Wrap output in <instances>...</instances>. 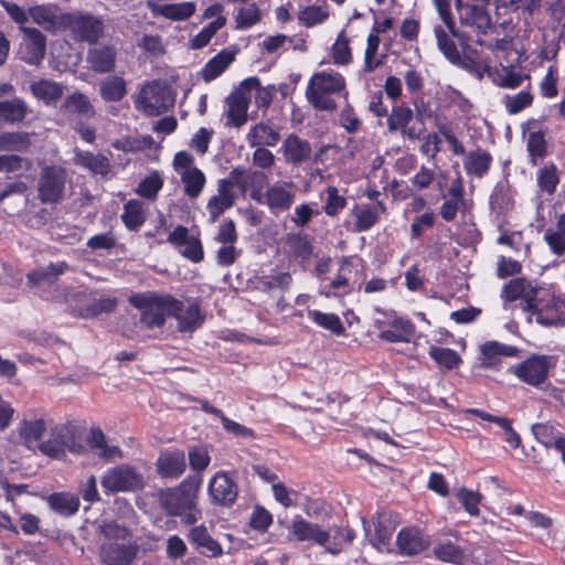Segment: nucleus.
<instances>
[{
	"mask_svg": "<svg viewBox=\"0 0 565 565\" xmlns=\"http://www.w3.org/2000/svg\"><path fill=\"white\" fill-rule=\"evenodd\" d=\"M202 479L199 476H188L177 487L159 491V503L169 516H178L184 525H194L202 512L198 508V494Z\"/></svg>",
	"mask_w": 565,
	"mask_h": 565,
	"instance_id": "nucleus-1",
	"label": "nucleus"
},
{
	"mask_svg": "<svg viewBox=\"0 0 565 565\" xmlns=\"http://www.w3.org/2000/svg\"><path fill=\"white\" fill-rule=\"evenodd\" d=\"M128 301L141 311L140 321L149 329L161 328L166 323V317L175 315L179 308V299L170 294L154 291L132 294Z\"/></svg>",
	"mask_w": 565,
	"mask_h": 565,
	"instance_id": "nucleus-2",
	"label": "nucleus"
},
{
	"mask_svg": "<svg viewBox=\"0 0 565 565\" xmlns=\"http://www.w3.org/2000/svg\"><path fill=\"white\" fill-rule=\"evenodd\" d=\"M105 494L119 492H137L145 488L143 475L132 465L121 463L108 468L100 478Z\"/></svg>",
	"mask_w": 565,
	"mask_h": 565,
	"instance_id": "nucleus-3",
	"label": "nucleus"
},
{
	"mask_svg": "<svg viewBox=\"0 0 565 565\" xmlns=\"http://www.w3.org/2000/svg\"><path fill=\"white\" fill-rule=\"evenodd\" d=\"M175 95L172 88L159 81L148 82L135 99V107L145 115L154 117L173 107Z\"/></svg>",
	"mask_w": 565,
	"mask_h": 565,
	"instance_id": "nucleus-4",
	"label": "nucleus"
},
{
	"mask_svg": "<svg viewBox=\"0 0 565 565\" xmlns=\"http://www.w3.org/2000/svg\"><path fill=\"white\" fill-rule=\"evenodd\" d=\"M375 311L384 316L393 317L392 321L386 323L383 320L376 319L374 326L380 330L379 338L390 343H408L415 334V324L411 319L397 317L395 311L387 313L381 308H375Z\"/></svg>",
	"mask_w": 565,
	"mask_h": 565,
	"instance_id": "nucleus-5",
	"label": "nucleus"
},
{
	"mask_svg": "<svg viewBox=\"0 0 565 565\" xmlns=\"http://www.w3.org/2000/svg\"><path fill=\"white\" fill-rule=\"evenodd\" d=\"M236 470L217 471L209 482V495L212 503L231 508L238 497V484L235 480Z\"/></svg>",
	"mask_w": 565,
	"mask_h": 565,
	"instance_id": "nucleus-6",
	"label": "nucleus"
},
{
	"mask_svg": "<svg viewBox=\"0 0 565 565\" xmlns=\"http://www.w3.org/2000/svg\"><path fill=\"white\" fill-rule=\"evenodd\" d=\"M551 366V356L532 354L521 363L512 365L509 371L523 383L539 386L546 381Z\"/></svg>",
	"mask_w": 565,
	"mask_h": 565,
	"instance_id": "nucleus-7",
	"label": "nucleus"
},
{
	"mask_svg": "<svg viewBox=\"0 0 565 565\" xmlns=\"http://www.w3.org/2000/svg\"><path fill=\"white\" fill-rule=\"evenodd\" d=\"M105 33V23L100 17L73 10V40L87 43L98 42Z\"/></svg>",
	"mask_w": 565,
	"mask_h": 565,
	"instance_id": "nucleus-8",
	"label": "nucleus"
},
{
	"mask_svg": "<svg viewBox=\"0 0 565 565\" xmlns=\"http://www.w3.org/2000/svg\"><path fill=\"white\" fill-rule=\"evenodd\" d=\"M289 533L298 542H309L319 546H326L327 552L335 555L341 548L327 546L330 541V533L319 524L305 520L301 515H295L291 521Z\"/></svg>",
	"mask_w": 565,
	"mask_h": 565,
	"instance_id": "nucleus-9",
	"label": "nucleus"
},
{
	"mask_svg": "<svg viewBox=\"0 0 565 565\" xmlns=\"http://www.w3.org/2000/svg\"><path fill=\"white\" fill-rule=\"evenodd\" d=\"M29 15L34 23L52 33L64 31L71 26V14L63 13L56 4L31 7Z\"/></svg>",
	"mask_w": 565,
	"mask_h": 565,
	"instance_id": "nucleus-10",
	"label": "nucleus"
},
{
	"mask_svg": "<svg viewBox=\"0 0 565 565\" xmlns=\"http://www.w3.org/2000/svg\"><path fill=\"white\" fill-rule=\"evenodd\" d=\"M166 242L179 248L180 254L192 263H200L204 258L203 245L200 237L189 235V230L184 225H177L168 235ZM162 243H164L163 239L158 241V244Z\"/></svg>",
	"mask_w": 565,
	"mask_h": 565,
	"instance_id": "nucleus-11",
	"label": "nucleus"
},
{
	"mask_svg": "<svg viewBox=\"0 0 565 565\" xmlns=\"http://www.w3.org/2000/svg\"><path fill=\"white\" fill-rule=\"evenodd\" d=\"M20 31L23 33L20 58L30 65H40L46 52V38L35 28L20 26Z\"/></svg>",
	"mask_w": 565,
	"mask_h": 565,
	"instance_id": "nucleus-12",
	"label": "nucleus"
},
{
	"mask_svg": "<svg viewBox=\"0 0 565 565\" xmlns=\"http://www.w3.org/2000/svg\"><path fill=\"white\" fill-rule=\"evenodd\" d=\"M87 67L96 74L111 73L116 68L117 49L110 43H93L89 45L86 58Z\"/></svg>",
	"mask_w": 565,
	"mask_h": 565,
	"instance_id": "nucleus-13",
	"label": "nucleus"
},
{
	"mask_svg": "<svg viewBox=\"0 0 565 565\" xmlns=\"http://www.w3.org/2000/svg\"><path fill=\"white\" fill-rule=\"evenodd\" d=\"M413 118L414 111L408 106L404 104L393 106L386 119L388 132L399 131L403 137L409 140L419 139L423 130L417 129L415 126H409Z\"/></svg>",
	"mask_w": 565,
	"mask_h": 565,
	"instance_id": "nucleus-14",
	"label": "nucleus"
},
{
	"mask_svg": "<svg viewBox=\"0 0 565 565\" xmlns=\"http://www.w3.org/2000/svg\"><path fill=\"white\" fill-rule=\"evenodd\" d=\"M65 173L62 169L46 167L42 170L39 180V195L44 203L57 202L63 193Z\"/></svg>",
	"mask_w": 565,
	"mask_h": 565,
	"instance_id": "nucleus-15",
	"label": "nucleus"
},
{
	"mask_svg": "<svg viewBox=\"0 0 565 565\" xmlns=\"http://www.w3.org/2000/svg\"><path fill=\"white\" fill-rule=\"evenodd\" d=\"M186 539L191 546L204 557L216 558L224 554L222 544L210 534L204 524L192 526Z\"/></svg>",
	"mask_w": 565,
	"mask_h": 565,
	"instance_id": "nucleus-16",
	"label": "nucleus"
},
{
	"mask_svg": "<svg viewBox=\"0 0 565 565\" xmlns=\"http://www.w3.org/2000/svg\"><path fill=\"white\" fill-rule=\"evenodd\" d=\"M186 469L185 454L180 449H167L156 460V472L162 479L180 478Z\"/></svg>",
	"mask_w": 565,
	"mask_h": 565,
	"instance_id": "nucleus-17",
	"label": "nucleus"
},
{
	"mask_svg": "<svg viewBox=\"0 0 565 565\" xmlns=\"http://www.w3.org/2000/svg\"><path fill=\"white\" fill-rule=\"evenodd\" d=\"M461 24L476 28L481 34H487L491 28V17L486 4L463 3L456 1Z\"/></svg>",
	"mask_w": 565,
	"mask_h": 565,
	"instance_id": "nucleus-18",
	"label": "nucleus"
},
{
	"mask_svg": "<svg viewBox=\"0 0 565 565\" xmlns=\"http://www.w3.org/2000/svg\"><path fill=\"white\" fill-rule=\"evenodd\" d=\"M521 350L518 347L498 341H487L480 347V362L484 369L497 370L502 356H518Z\"/></svg>",
	"mask_w": 565,
	"mask_h": 565,
	"instance_id": "nucleus-19",
	"label": "nucleus"
},
{
	"mask_svg": "<svg viewBox=\"0 0 565 565\" xmlns=\"http://www.w3.org/2000/svg\"><path fill=\"white\" fill-rule=\"evenodd\" d=\"M396 544L399 554L414 556L429 547V540L417 527H403L397 533Z\"/></svg>",
	"mask_w": 565,
	"mask_h": 565,
	"instance_id": "nucleus-20",
	"label": "nucleus"
},
{
	"mask_svg": "<svg viewBox=\"0 0 565 565\" xmlns=\"http://www.w3.org/2000/svg\"><path fill=\"white\" fill-rule=\"evenodd\" d=\"M139 546L137 543H109L102 548L104 565H130L137 557Z\"/></svg>",
	"mask_w": 565,
	"mask_h": 565,
	"instance_id": "nucleus-21",
	"label": "nucleus"
},
{
	"mask_svg": "<svg viewBox=\"0 0 565 565\" xmlns=\"http://www.w3.org/2000/svg\"><path fill=\"white\" fill-rule=\"evenodd\" d=\"M178 307L175 315H171V317L177 320L180 332H193L202 327L205 316L196 300L190 302L186 307L183 301L179 300Z\"/></svg>",
	"mask_w": 565,
	"mask_h": 565,
	"instance_id": "nucleus-22",
	"label": "nucleus"
},
{
	"mask_svg": "<svg viewBox=\"0 0 565 565\" xmlns=\"http://www.w3.org/2000/svg\"><path fill=\"white\" fill-rule=\"evenodd\" d=\"M147 8L153 17H163L171 21H184L195 13L196 4L192 1L160 4L153 0H148Z\"/></svg>",
	"mask_w": 565,
	"mask_h": 565,
	"instance_id": "nucleus-23",
	"label": "nucleus"
},
{
	"mask_svg": "<svg viewBox=\"0 0 565 565\" xmlns=\"http://www.w3.org/2000/svg\"><path fill=\"white\" fill-rule=\"evenodd\" d=\"M352 264L349 257H342L338 275L329 284L322 285L319 294L326 298H340L352 292V287L345 273L351 271Z\"/></svg>",
	"mask_w": 565,
	"mask_h": 565,
	"instance_id": "nucleus-24",
	"label": "nucleus"
},
{
	"mask_svg": "<svg viewBox=\"0 0 565 565\" xmlns=\"http://www.w3.org/2000/svg\"><path fill=\"white\" fill-rule=\"evenodd\" d=\"M284 157L288 163L298 166L311 157V145L296 134L288 135L281 146Z\"/></svg>",
	"mask_w": 565,
	"mask_h": 565,
	"instance_id": "nucleus-25",
	"label": "nucleus"
},
{
	"mask_svg": "<svg viewBox=\"0 0 565 565\" xmlns=\"http://www.w3.org/2000/svg\"><path fill=\"white\" fill-rule=\"evenodd\" d=\"M86 441L89 448L95 450L97 456L105 461H111L116 458L121 459L124 457V452L119 446L107 444L106 436L98 426L90 428Z\"/></svg>",
	"mask_w": 565,
	"mask_h": 565,
	"instance_id": "nucleus-26",
	"label": "nucleus"
},
{
	"mask_svg": "<svg viewBox=\"0 0 565 565\" xmlns=\"http://www.w3.org/2000/svg\"><path fill=\"white\" fill-rule=\"evenodd\" d=\"M66 262L50 264L45 267L34 269L28 274V284L31 287L51 286L57 281L58 277L68 270Z\"/></svg>",
	"mask_w": 565,
	"mask_h": 565,
	"instance_id": "nucleus-27",
	"label": "nucleus"
},
{
	"mask_svg": "<svg viewBox=\"0 0 565 565\" xmlns=\"http://www.w3.org/2000/svg\"><path fill=\"white\" fill-rule=\"evenodd\" d=\"M266 196V206L274 214L288 211L295 200V193L278 182L267 188Z\"/></svg>",
	"mask_w": 565,
	"mask_h": 565,
	"instance_id": "nucleus-28",
	"label": "nucleus"
},
{
	"mask_svg": "<svg viewBox=\"0 0 565 565\" xmlns=\"http://www.w3.org/2000/svg\"><path fill=\"white\" fill-rule=\"evenodd\" d=\"M537 294L539 289L530 284V287L526 288L525 296L522 298L525 302L524 310L536 316V322L541 326L554 327L563 324L561 318L556 313L550 316L544 312L543 308L540 307Z\"/></svg>",
	"mask_w": 565,
	"mask_h": 565,
	"instance_id": "nucleus-29",
	"label": "nucleus"
},
{
	"mask_svg": "<svg viewBox=\"0 0 565 565\" xmlns=\"http://www.w3.org/2000/svg\"><path fill=\"white\" fill-rule=\"evenodd\" d=\"M73 151L75 153L73 162L89 170L93 174L106 177L110 172V161L106 156L78 149H73Z\"/></svg>",
	"mask_w": 565,
	"mask_h": 565,
	"instance_id": "nucleus-30",
	"label": "nucleus"
},
{
	"mask_svg": "<svg viewBox=\"0 0 565 565\" xmlns=\"http://www.w3.org/2000/svg\"><path fill=\"white\" fill-rule=\"evenodd\" d=\"M235 60V52L223 49L215 56L210 58L201 68L200 74L204 82L210 83L221 76Z\"/></svg>",
	"mask_w": 565,
	"mask_h": 565,
	"instance_id": "nucleus-31",
	"label": "nucleus"
},
{
	"mask_svg": "<svg viewBox=\"0 0 565 565\" xmlns=\"http://www.w3.org/2000/svg\"><path fill=\"white\" fill-rule=\"evenodd\" d=\"M45 431V423L42 418L28 420L24 419L19 427V436L29 449H40L41 439Z\"/></svg>",
	"mask_w": 565,
	"mask_h": 565,
	"instance_id": "nucleus-32",
	"label": "nucleus"
},
{
	"mask_svg": "<svg viewBox=\"0 0 565 565\" xmlns=\"http://www.w3.org/2000/svg\"><path fill=\"white\" fill-rule=\"evenodd\" d=\"M434 33L437 40L438 50L452 65L460 67H468L467 63L462 61V57L457 49L454 40L447 34L441 25H435Z\"/></svg>",
	"mask_w": 565,
	"mask_h": 565,
	"instance_id": "nucleus-33",
	"label": "nucleus"
},
{
	"mask_svg": "<svg viewBox=\"0 0 565 565\" xmlns=\"http://www.w3.org/2000/svg\"><path fill=\"white\" fill-rule=\"evenodd\" d=\"M492 160V156L489 151L478 148L467 154L463 167L468 174L482 178L488 173Z\"/></svg>",
	"mask_w": 565,
	"mask_h": 565,
	"instance_id": "nucleus-34",
	"label": "nucleus"
},
{
	"mask_svg": "<svg viewBox=\"0 0 565 565\" xmlns=\"http://www.w3.org/2000/svg\"><path fill=\"white\" fill-rule=\"evenodd\" d=\"M291 276L287 271H273L269 275L255 276L250 282L254 285V289L262 292H269L270 290L278 288L281 290L288 289L291 284Z\"/></svg>",
	"mask_w": 565,
	"mask_h": 565,
	"instance_id": "nucleus-35",
	"label": "nucleus"
},
{
	"mask_svg": "<svg viewBox=\"0 0 565 565\" xmlns=\"http://www.w3.org/2000/svg\"><path fill=\"white\" fill-rule=\"evenodd\" d=\"M428 355L443 371H454L462 364L461 356L450 348L430 345Z\"/></svg>",
	"mask_w": 565,
	"mask_h": 565,
	"instance_id": "nucleus-36",
	"label": "nucleus"
},
{
	"mask_svg": "<svg viewBox=\"0 0 565 565\" xmlns=\"http://www.w3.org/2000/svg\"><path fill=\"white\" fill-rule=\"evenodd\" d=\"M29 113L25 102L21 98H12L0 102V121L6 124L22 122Z\"/></svg>",
	"mask_w": 565,
	"mask_h": 565,
	"instance_id": "nucleus-37",
	"label": "nucleus"
},
{
	"mask_svg": "<svg viewBox=\"0 0 565 565\" xmlns=\"http://www.w3.org/2000/svg\"><path fill=\"white\" fill-rule=\"evenodd\" d=\"M308 85H313L317 90L329 94L339 93L345 87L344 77L338 72H320L316 73L309 81Z\"/></svg>",
	"mask_w": 565,
	"mask_h": 565,
	"instance_id": "nucleus-38",
	"label": "nucleus"
},
{
	"mask_svg": "<svg viewBox=\"0 0 565 565\" xmlns=\"http://www.w3.org/2000/svg\"><path fill=\"white\" fill-rule=\"evenodd\" d=\"M120 217L128 231L137 232L146 222L143 203L135 199L129 200L124 204Z\"/></svg>",
	"mask_w": 565,
	"mask_h": 565,
	"instance_id": "nucleus-39",
	"label": "nucleus"
},
{
	"mask_svg": "<svg viewBox=\"0 0 565 565\" xmlns=\"http://www.w3.org/2000/svg\"><path fill=\"white\" fill-rule=\"evenodd\" d=\"M247 140L250 147H274L280 140V135L270 126L264 122H258L250 128L249 132L247 134Z\"/></svg>",
	"mask_w": 565,
	"mask_h": 565,
	"instance_id": "nucleus-40",
	"label": "nucleus"
},
{
	"mask_svg": "<svg viewBox=\"0 0 565 565\" xmlns=\"http://www.w3.org/2000/svg\"><path fill=\"white\" fill-rule=\"evenodd\" d=\"M433 555L436 559L454 565H462L466 562L465 550L451 541H446L434 546Z\"/></svg>",
	"mask_w": 565,
	"mask_h": 565,
	"instance_id": "nucleus-41",
	"label": "nucleus"
},
{
	"mask_svg": "<svg viewBox=\"0 0 565 565\" xmlns=\"http://www.w3.org/2000/svg\"><path fill=\"white\" fill-rule=\"evenodd\" d=\"M67 436V427H55L52 429L51 438L42 441L39 450L51 458H58L65 454Z\"/></svg>",
	"mask_w": 565,
	"mask_h": 565,
	"instance_id": "nucleus-42",
	"label": "nucleus"
},
{
	"mask_svg": "<svg viewBox=\"0 0 565 565\" xmlns=\"http://www.w3.org/2000/svg\"><path fill=\"white\" fill-rule=\"evenodd\" d=\"M227 109V125L234 127H242L247 121L248 102L242 94H232L226 98Z\"/></svg>",
	"mask_w": 565,
	"mask_h": 565,
	"instance_id": "nucleus-43",
	"label": "nucleus"
},
{
	"mask_svg": "<svg viewBox=\"0 0 565 565\" xmlns=\"http://www.w3.org/2000/svg\"><path fill=\"white\" fill-rule=\"evenodd\" d=\"M490 209L498 215L504 214L513 206L508 181H499L489 199Z\"/></svg>",
	"mask_w": 565,
	"mask_h": 565,
	"instance_id": "nucleus-44",
	"label": "nucleus"
},
{
	"mask_svg": "<svg viewBox=\"0 0 565 565\" xmlns=\"http://www.w3.org/2000/svg\"><path fill=\"white\" fill-rule=\"evenodd\" d=\"M308 318L317 326L330 331L335 335H343L345 328L340 317L332 312H322L317 309H308Z\"/></svg>",
	"mask_w": 565,
	"mask_h": 565,
	"instance_id": "nucleus-45",
	"label": "nucleus"
},
{
	"mask_svg": "<svg viewBox=\"0 0 565 565\" xmlns=\"http://www.w3.org/2000/svg\"><path fill=\"white\" fill-rule=\"evenodd\" d=\"M536 183L542 193L553 195L559 183V172L555 163L548 162L536 172Z\"/></svg>",
	"mask_w": 565,
	"mask_h": 565,
	"instance_id": "nucleus-46",
	"label": "nucleus"
},
{
	"mask_svg": "<svg viewBox=\"0 0 565 565\" xmlns=\"http://www.w3.org/2000/svg\"><path fill=\"white\" fill-rule=\"evenodd\" d=\"M181 181L184 184V193L195 199L201 194L206 180L204 173L199 168L193 167L184 170Z\"/></svg>",
	"mask_w": 565,
	"mask_h": 565,
	"instance_id": "nucleus-47",
	"label": "nucleus"
},
{
	"mask_svg": "<svg viewBox=\"0 0 565 565\" xmlns=\"http://www.w3.org/2000/svg\"><path fill=\"white\" fill-rule=\"evenodd\" d=\"M126 94V82L120 76H111L100 84V95L105 102H119Z\"/></svg>",
	"mask_w": 565,
	"mask_h": 565,
	"instance_id": "nucleus-48",
	"label": "nucleus"
},
{
	"mask_svg": "<svg viewBox=\"0 0 565 565\" xmlns=\"http://www.w3.org/2000/svg\"><path fill=\"white\" fill-rule=\"evenodd\" d=\"M31 135L24 131L0 135V151H24L31 145Z\"/></svg>",
	"mask_w": 565,
	"mask_h": 565,
	"instance_id": "nucleus-49",
	"label": "nucleus"
},
{
	"mask_svg": "<svg viewBox=\"0 0 565 565\" xmlns=\"http://www.w3.org/2000/svg\"><path fill=\"white\" fill-rule=\"evenodd\" d=\"M526 151L530 162L533 166H536L539 160L547 156V142L542 130L530 132L526 142Z\"/></svg>",
	"mask_w": 565,
	"mask_h": 565,
	"instance_id": "nucleus-50",
	"label": "nucleus"
},
{
	"mask_svg": "<svg viewBox=\"0 0 565 565\" xmlns=\"http://www.w3.org/2000/svg\"><path fill=\"white\" fill-rule=\"evenodd\" d=\"M226 24V18L218 15L215 20L204 25L201 31L190 41L193 50H200L207 45L216 32Z\"/></svg>",
	"mask_w": 565,
	"mask_h": 565,
	"instance_id": "nucleus-51",
	"label": "nucleus"
},
{
	"mask_svg": "<svg viewBox=\"0 0 565 565\" xmlns=\"http://www.w3.org/2000/svg\"><path fill=\"white\" fill-rule=\"evenodd\" d=\"M531 430L536 441L546 448H555L557 438H563L556 427L547 422L533 424Z\"/></svg>",
	"mask_w": 565,
	"mask_h": 565,
	"instance_id": "nucleus-52",
	"label": "nucleus"
},
{
	"mask_svg": "<svg viewBox=\"0 0 565 565\" xmlns=\"http://www.w3.org/2000/svg\"><path fill=\"white\" fill-rule=\"evenodd\" d=\"M163 186V179L158 171L146 175L139 182L136 192L145 199L154 200Z\"/></svg>",
	"mask_w": 565,
	"mask_h": 565,
	"instance_id": "nucleus-53",
	"label": "nucleus"
},
{
	"mask_svg": "<svg viewBox=\"0 0 565 565\" xmlns=\"http://www.w3.org/2000/svg\"><path fill=\"white\" fill-rule=\"evenodd\" d=\"M33 95L46 103L58 99L63 94V87L54 82L42 79L31 85Z\"/></svg>",
	"mask_w": 565,
	"mask_h": 565,
	"instance_id": "nucleus-54",
	"label": "nucleus"
},
{
	"mask_svg": "<svg viewBox=\"0 0 565 565\" xmlns=\"http://www.w3.org/2000/svg\"><path fill=\"white\" fill-rule=\"evenodd\" d=\"M355 214L354 231L358 233L371 230L379 222L377 207L353 209Z\"/></svg>",
	"mask_w": 565,
	"mask_h": 565,
	"instance_id": "nucleus-55",
	"label": "nucleus"
},
{
	"mask_svg": "<svg viewBox=\"0 0 565 565\" xmlns=\"http://www.w3.org/2000/svg\"><path fill=\"white\" fill-rule=\"evenodd\" d=\"M527 287H530V281L526 278H513L503 286L501 298L508 302L522 299L523 296H525Z\"/></svg>",
	"mask_w": 565,
	"mask_h": 565,
	"instance_id": "nucleus-56",
	"label": "nucleus"
},
{
	"mask_svg": "<svg viewBox=\"0 0 565 565\" xmlns=\"http://www.w3.org/2000/svg\"><path fill=\"white\" fill-rule=\"evenodd\" d=\"M308 100L319 110L333 111L337 109L335 100L329 93L317 90L313 85H308L306 92Z\"/></svg>",
	"mask_w": 565,
	"mask_h": 565,
	"instance_id": "nucleus-57",
	"label": "nucleus"
},
{
	"mask_svg": "<svg viewBox=\"0 0 565 565\" xmlns=\"http://www.w3.org/2000/svg\"><path fill=\"white\" fill-rule=\"evenodd\" d=\"M394 530L390 522L379 519L374 523V534L371 537V544L376 548L390 546Z\"/></svg>",
	"mask_w": 565,
	"mask_h": 565,
	"instance_id": "nucleus-58",
	"label": "nucleus"
},
{
	"mask_svg": "<svg viewBox=\"0 0 565 565\" xmlns=\"http://www.w3.org/2000/svg\"><path fill=\"white\" fill-rule=\"evenodd\" d=\"M326 192L327 199L322 209L328 216H335L347 206L348 201L339 194V190L334 185H329Z\"/></svg>",
	"mask_w": 565,
	"mask_h": 565,
	"instance_id": "nucleus-59",
	"label": "nucleus"
},
{
	"mask_svg": "<svg viewBox=\"0 0 565 565\" xmlns=\"http://www.w3.org/2000/svg\"><path fill=\"white\" fill-rule=\"evenodd\" d=\"M262 13L256 3H250L248 7L241 8L235 18L236 28L246 30L260 21Z\"/></svg>",
	"mask_w": 565,
	"mask_h": 565,
	"instance_id": "nucleus-60",
	"label": "nucleus"
},
{
	"mask_svg": "<svg viewBox=\"0 0 565 565\" xmlns=\"http://www.w3.org/2000/svg\"><path fill=\"white\" fill-rule=\"evenodd\" d=\"M273 524V514L263 505L256 504L249 518L248 525L258 532H266Z\"/></svg>",
	"mask_w": 565,
	"mask_h": 565,
	"instance_id": "nucleus-61",
	"label": "nucleus"
},
{
	"mask_svg": "<svg viewBox=\"0 0 565 565\" xmlns=\"http://www.w3.org/2000/svg\"><path fill=\"white\" fill-rule=\"evenodd\" d=\"M457 499L470 515H479V504L481 501V494L479 492L468 490L467 488H460L457 492Z\"/></svg>",
	"mask_w": 565,
	"mask_h": 565,
	"instance_id": "nucleus-62",
	"label": "nucleus"
},
{
	"mask_svg": "<svg viewBox=\"0 0 565 565\" xmlns=\"http://www.w3.org/2000/svg\"><path fill=\"white\" fill-rule=\"evenodd\" d=\"M188 456L191 470L198 473L204 471L211 461L209 451L204 447H190Z\"/></svg>",
	"mask_w": 565,
	"mask_h": 565,
	"instance_id": "nucleus-63",
	"label": "nucleus"
},
{
	"mask_svg": "<svg viewBox=\"0 0 565 565\" xmlns=\"http://www.w3.org/2000/svg\"><path fill=\"white\" fill-rule=\"evenodd\" d=\"M235 204V200L232 198H223L213 195L206 204L210 221L215 222L226 210L231 209Z\"/></svg>",
	"mask_w": 565,
	"mask_h": 565,
	"instance_id": "nucleus-64",
	"label": "nucleus"
}]
</instances>
